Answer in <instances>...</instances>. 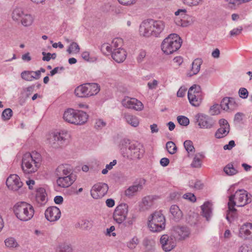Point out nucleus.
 <instances>
[{
	"instance_id": "nucleus-1",
	"label": "nucleus",
	"mask_w": 252,
	"mask_h": 252,
	"mask_svg": "<svg viewBox=\"0 0 252 252\" xmlns=\"http://www.w3.org/2000/svg\"><path fill=\"white\" fill-rule=\"evenodd\" d=\"M252 201V195L250 193L244 189H238L234 194L229 197L226 220L230 222V216L233 217L234 215L236 214L237 210L234 208L235 206H244Z\"/></svg>"
},
{
	"instance_id": "nucleus-2",
	"label": "nucleus",
	"mask_w": 252,
	"mask_h": 252,
	"mask_svg": "<svg viewBox=\"0 0 252 252\" xmlns=\"http://www.w3.org/2000/svg\"><path fill=\"white\" fill-rule=\"evenodd\" d=\"M165 28L164 22L161 20L149 19L144 21L140 25L139 33L141 36L158 37Z\"/></svg>"
},
{
	"instance_id": "nucleus-3",
	"label": "nucleus",
	"mask_w": 252,
	"mask_h": 252,
	"mask_svg": "<svg viewBox=\"0 0 252 252\" xmlns=\"http://www.w3.org/2000/svg\"><path fill=\"white\" fill-rule=\"evenodd\" d=\"M128 212V206L126 203H121L119 204L115 209L113 213V219L119 224H122L124 227H128L131 226L135 222L136 217L133 215L127 219Z\"/></svg>"
},
{
	"instance_id": "nucleus-4",
	"label": "nucleus",
	"mask_w": 252,
	"mask_h": 252,
	"mask_svg": "<svg viewBox=\"0 0 252 252\" xmlns=\"http://www.w3.org/2000/svg\"><path fill=\"white\" fill-rule=\"evenodd\" d=\"M126 142V147L121 148V153L124 158L129 159L141 158L145 152L142 144L138 142Z\"/></svg>"
},
{
	"instance_id": "nucleus-5",
	"label": "nucleus",
	"mask_w": 252,
	"mask_h": 252,
	"mask_svg": "<svg viewBox=\"0 0 252 252\" xmlns=\"http://www.w3.org/2000/svg\"><path fill=\"white\" fill-rule=\"evenodd\" d=\"M41 156L37 153L32 155L27 153L23 155L22 161V168L24 173L30 174L35 172L40 165Z\"/></svg>"
},
{
	"instance_id": "nucleus-6",
	"label": "nucleus",
	"mask_w": 252,
	"mask_h": 252,
	"mask_svg": "<svg viewBox=\"0 0 252 252\" xmlns=\"http://www.w3.org/2000/svg\"><path fill=\"white\" fill-rule=\"evenodd\" d=\"M13 211L16 217L22 221L30 220L34 214L33 206L25 202L17 203L13 207Z\"/></svg>"
},
{
	"instance_id": "nucleus-7",
	"label": "nucleus",
	"mask_w": 252,
	"mask_h": 252,
	"mask_svg": "<svg viewBox=\"0 0 252 252\" xmlns=\"http://www.w3.org/2000/svg\"><path fill=\"white\" fill-rule=\"evenodd\" d=\"M182 43V39L177 34L172 33L163 40L161 48L164 53L169 55L177 51Z\"/></svg>"
},
{
	"instance_id": "nucleus-8",
	"label": "nucleus",
	"mask_w": 252,
	"mask_h": 252,
	"mask_svg": "<svg viewBox=\"0 0 252 252\" xmlns=\"http://www.w3.org/2000/svg\"><path fill=\"white\" fill-rule=\"evenodd\" d=\"M148 226L153 232H160L165 229V219L160 211H156L149 216Z\"/></svg>"
},
{
	"instance_id": "nucleus-9",
	"label": "nucleus",
	"mask_w": 252,
	"mask_h": 252,
	"mask_svg": "<svg viewBox=\"0 0 252 252\" xmlns=\"http://www.w3.org/2000/svg\"><path fill=\"white\" fill-rule=\"evenodd\" d=\"M68 136V134L66 131H56L49 135L47 140L51 147L57 149L64 144Z\"/></svg>"
},
{
	"instance_id": "nucleus-10",
	"label": "nucleus",
	"mask_w": 252,
	"mask_h": 252,
	"mask_svg": "<svg viewBox=\"0 0 252 252\" xmlns=\"http://www.w3.org/2000/svg\"><path fill=\"white\" fill-rule=\"evenodd\" d=\"M12 17L15 21H20L24 27L30 26L33 21L32 16L30 14L25 13L21 8H16L13 10Z\"/></svg>"
},
{
	"instance_id": "nucleus-11",
	"label": "nucleus",
	"mask_w": 252,
	"mask_h": 252,
	"mask_svg": "<svg viewBox=\"0 0 252 252\" xmlns=\"http://www.w3.org/2000/svg\"><path fill=\"white\" fill-rule=\"evenodd\" d=\"M195 123L200 128L210 129L216 124V121L212 118L202 113L196 114L195 116Z\"/></svg>"
},
{
	"instance_id": "nucleus-12",
	"label": "nucleus",
	"mask_w": 252,
	"mask_h": 252,
	"mask_svg": "<svg viewBox=\"0 0 252 252\" xmlns=\"http://www.w3.org/2000/svg\"><path fill=\"white\" fill-rule=\"evenodd\" d=\"M108 186L103 183H98L94 185L91 190V196L94 199H98L103 197L107 192Z\"/></svg>"
},
{
	"instance_id": "nucleus-13",
	"label": "nucleus",
	"mask_w": 252,
	"mask_h": 252,
	"mask_svg": "<svg viewBox=\"0 0 252 252\" xmlns=\"http://www.w3.org/2000/svg\"><path fill=\"white\" fill-rule=\"evenodd\" d=\"M160 243L162 250L165 252L171 251L176 246L175 239L169 237L166 234L161 236L160 239Z\"/></svg>"
},
{
	"instance_id": "nucleus-14",
	"label": "nucleus",
	"mask_w": 252,
	"mask_h": 252,
	"mask_svg": "<svg viewBox=\"0 0 252 252\" xmlns=\"http://www.w3.org/2000/svg\"><path fill=\"white\" fill-rule=\"evenodd\" d=\"M122 103L125 107L137 111L141 110L143 108L142 102L134 98L126 97L122 100Z\"/></svg>"
},
{
	"instance_id": "nucleus-15",
	"label": "nucleus",
	"mask_w": 252,
	"mask_h": 252,
	"mask_svg": "<svg viewBox=\"0 0 252 252\" xmlns=\"http://www.w3.org/2000/svg\"><path fill=\"white\" fill-rule=\"evenodd\" d=\"M6 184L10 189L14 191L18 190L23 186V183L16 174L10 175L6 180Z\"/></svg>"
},
{
	"instance_id": "nucleus-16",
	"label": "nucleus",
	"mask_w": 252,
	"mask_h": 252,
	"mask_svg": "<svg viewBox=\"0 0 252 252\" xmlns=\"http://www.w3.org/2000/svg\"><path fill=\"white\" fill-rule=\"evenodd\" d=\"M61 212L59 208L56 206L48 207L45 212L46 219L51 222L58 220L61 217Z\"/></svg>"
},
{
	"instance_id": "nucleus-17",
	"label": "nucleus",
	"mask_w": 252,
	"mask_h": 252,
	"mask_svg": "<svg viewBox=\"0 0 252 252\" xmlns=\"http://www.w3.org/2000/svg\"><path fill=\"white\" fill-rule=\"evenodd\" d=\"M76 180L75 174H70L68 176L58 177L57 184L60 187L66 188L71 186Z\"/></svg>"
},
{
	"instance_id": "nucleus-18",
	"label": "nucleus",
	"mask_w": 252,
	"mask_h": 252,
	"mask_svg": "<svg viewBox=\"0 0 252 252\" xmlns=\"http://www.w3.org/2000/svg\"><path fill=\"white\" fill-rule=\"evenodd\" d=\"M239 237L247 239L252 237V223L246 222L240 226Z\"/></svg>"
},
{
	"instance_id": "nucleus-19",
	"label": "nucleus",
	"mask_w": 252,
	"mask_h": 252,
	"mask_svg": "<svg viewBox=\"0 0 252 252\" xmlns=\"http://www.w3.org/2000/svg\"><path fill=\"white\" fill-rule=\"evenodd\" d=\"M72 167L67 164H61L56 169L55 173L58 177L68 176L70 174H74L72 173Z\"/></svg>"
},
{
	"instance_id": "nucleus-20",
	"label": "nucleus",
	"mask_w": 252,
	"mask_h": 252,
	"mask_svg": "<svg viewBox=\"0 0 252 252\" xmlns=\"http://www.w3.org/2000/svg\"><path fill=\"white\" fill-rule=\"evenodd\" d=\"M220 106L223 110L227 111L229 109L230 110L235 109L237 105L233 98L225 97L222 99Z\"/></svg>"
},
{
	"instance_id": "nucleus-21",
	"label": "nucleus",
	"mask_w": 252,
	"mask_h": 252,
	"mask_svg": "<svg viewBox=\"0 0 252 252\" xmlns=\"http://www.w3.org/2000/svg\"><path fill=\"white\" fill-rule=\"evenodd\" d=\"M169 212L170 218L176 222H179L183 218V213L176 205H171Z\"/></svg>"
},
{
	"instance_id": "nucleus-22",
	"label": "nucleus",
	"mask_w": 252,
	"mask_h": 252,
	"mask_svg": "<svg viewBox=\"0 0 252 252\" xmlns=\"http://www.w3.org/2000/svg\"><path fill=\"white\" fill-rule=\"evenodd\" d=\"M112 57L117 63L123 62L126 58V53L121 48L114 49L112 53Z\"/></svg>"
},
{
	"instance_id": "nucleus-23",
	"label": "nucleus",
	"mask_w": 252,
	"mask_h": 252,
	"mask_svg": "<svg viewBox=\"0 0 252 252\" xmlns=\"http://www.w3.org/2000/svg\"><path fill=\"white\" fill-rule=\"evenodd\" d=\"M75 115L74 125H83L87 122L88 119V115L83 111L76 110Z\"/></svg>"
},
{
	"instance_id": "nucleus-24",
	"label": "nucleus",
	"mask_w": 252,
	"mask_h": 252,
	"mask_svg": "<svg viewBox=\"0 0 252 252\" xmlns=\"http://www.w3.org/2000/svg\"><path fill=\"white\" fill-rule=\"evenodd\" d=\"M36 201L40 205H44L47 201V194L44 188H40L37 189Z\"/></svg>"
},
{
	"instance_id": "nucleus-25",
	"label": "nucleus",
	"mask_w": 252,
	"mask_h": 252,
	"mask_svg": "<svg viewBox=\"0 0 252 252\" xmlns=\"http://www.w3.org/2000/svg\"><path fill=\"white\" fill-rule=\"evenodd\" d=\"M212 204L211 202L207 201L201 206L202 215L206 218L207 220H209L211 217L212 212Z\"/></svg>"
},
{
	"instance_id": "nucleus-26",
	"label": "nucleus",
	"mask_w": 252,
	"mask_h": 252,
	"mask_svg": "<svg viewBox=\"0 0 252 252\" xmlns=\"http://www.w3.org/2000/svg\"><path fill=\"white\" fill-rule=\"evenodd\" d=\"M86 84L81 85L77 87L74 91L75 95L80 97H86L89 96V92L88 87L86 86Z\"/></svg>"
},
{
	"instance_id": "nucleus-27",
	"label": "nucleus",
	"mask_w": 252,
	"mask_h": 252,
	"mask_svg": "<svg viewBox=\"0 0 252 252\" xmlns=\"http://www.w3.org/2000/svg\"><path fill=\"white\" fill-rule=\"evenodd\" d=\"M202 63V60L201 59L197 58L194 60L191 64L190 72L187 74L188 76L191 77L197 74L200 69V66Z\"/></svg>"
},
{
	"instance_id": "nucleus-28",
	"label": "nucleus",
	"mask_w": 252,
	"mask_h": 252,
	"mask_svg": "<svg viewBox=\"0 0 252 252\" xmlns=\"http://www.w3.org/2000/svg\"><path fill=\"white\" fill-rule=\"evenodd\" d=\"M76 110L69 108L66 110L63 113V120L72 124H74L75 118Z\"/></svg>"
},
{
	"instance_id": "nucleus-29",
	"label": "nucleus",
	"mask_w": 252,
	"mask_h": 252,
	"mask_svg": "<svg viewBox=\"0 0 252 252\" xmlns=\"http://www.w3.org/2000/svg\"><path fill=\"white\" fill-rule=\"evenodd\" d=\"M142 189V185L140 184L130 186L125 191V194L128 198H131L135 195L137 191Z\"/></svg>"
},
{
	"instance_id": "nucleus-30",
	"label": "nucleus",
	"mask_w": 252,
	"mask_h": 252,
	"mask_svg": "<svg viewBox=\"0 0 252 252\" xmlns=\"http://www.w3.org/2000/svg\"><path fill=\"white\" fill-rule=\"evenodd\" d=\"M153 205V198L151 196H147L142 199L140 204V210L145 211L148 210Z\"/></svg>"
},
{
	"instance_id": "nucleus-31",
	"label": "nucleus",
	"mask_w": 252,
	"mask_h": 252,
	"mask_svg": "<svg viewBox=\"0 0 252 252\" xmlns=\"http://www.w3.org/2000/svg\"><path fill=\"white\" fill-rule=\"evenodd\" d=\"M123 115L124 118L128 124L133 127H136L138 126L139 121L136 117L128 113H124Z\"/></svg>"
},
{
	"instance_id": "nucleus-32",
	"label": "nucleus",
	"mask_w": 252,
	"mask_h": 252,
	"mask_svg": "<svg viewBox=\"0 0 252 252\" xmlns=\"http://www.w3.org/2000/svg\"><path fill=\"white\" fill-rule=\"evenodd\" d=\"M192 89L190 92H191ZM189 100L190 103L193 106L197 107L200 105L201 103L202 98L201 96L192 95L191 93H189V94L188 95Z\"/></svg>"
},
{
	"instance_id": "nucleus-33",
	"label": "nucleus",
	"mask_w": 252,
	"mask_h": 252,
	"mask_svg": "<svg viewBox=\"0 0 252 252\" xmlns=\"http://www.w3.org/2000/svg\"><path fill=\"white\" fill-rule=\"evenodd\" d=\"M175 231L178 233L179 239H185L189 237L190 233L189 228L185 226L177 227Z\"/></svg>"
},
{
	"instance_id": "nucleus-34",
	"label": "nucleus",
	"mask_w": 252,
	"mask_h": 252,
	"mask_svg": "<svg viewBox=\"0 0 252 252\" xmlns=\"http://www.w3.org/2000/svg\"><path fill=\"white\" fill-rule=\"evenodd\" d=\"M188 17L187 19H176L175 21L176 24L177 25L183 27H186L189 25H190L193 23L194 20L191 17Z\"/></svg>"
},
{
	"instance_id": "nucleus-35",
	"label": "nucleus",
	"mask_w": 252,
	"mask_h": 252,
	"mask_svg": "<svg viewBox=\"0 0 252 252\" xmlns=\"http://www.w3.org/2000/svg\"><path fill=\"white\" fill-rule=\"evenodd\" d=\"M229 127H220L215 133L217 138H221L228 134L229 132Z\"/></svg>"
},
{
	"instance_id": "nucleus-36",
	"label": "nucleus",
	"mask_w": 252,
	"mask_h": 252,
	"mask_svg": "<svg viewBox=\"0 0 252 252\" xmlns=\"http://www.w3.org/2000/svg\"><path fill=\"white\" fill-rule=\"evenodd\" d=\"M89 92V96L97 94L99 91V88L98 84L96 83H87Z\"/></svg>"
},
{
	"instance_id": "nucleus-37",
	"label": "nucleus",
	"mask_w": 252,
	"mask_h": 252,
	"mask_svg": "<svg viewBox=\"0 0 252 252\" xmlns=\"http://www.w3.org/2000/svg\"><path fill=\"white\" fill-rule=\"evenodd\" d=\"M224 172L229 176H232L237 173V170L234 168L233 165L231 163H229L226 165L223 168Z\"/></svg>"
},
{
	"instance_id": "nucleus-38",
	"label": "nucleus",
	"mask_w": 252,
	"mask_h": 252,
	"mask_svg": "<svg viewBox=\"0 0 252 252\" xmlns=\"http://www.w3.org/2000/svg\"><path fill=\"white\" fill-rule=\"evenodd\" d=\"M166 148L168 152L171 155L174 154L177 151V148L175 144L172 141H168L166 143Z\"/></svg>"
},
{
	"instance_id": "nucleus-39",
	"label": "nucleus",
	"mask_w": 252,
	"mask_h": 252,
	"mask_svg": "<svg viewBox=\"0 0 252 252\" xmlns=\"http://www.w3.org/2000/svg\"><path fill=\"white\" fill-rule=\"evenodd\" d=\"M198 155L202 158H204V156L201 154H198L195 155V157L193 158V161L191 164V166L194 168H200L201 166V160L200 158L198 157Z\"/></svg>"
},
{
	"instance_id": "nucleus-40",
	"label": "nucleus",
	"mask_w": 252,
	"mask_h": 252,
	"mask_svg": "<svg viewBox=\"0 0 252 252\" xmlns=\"http://www.w3.org/2000/svg\"><path fill=\"white\" fill-rule=\"evenodd\" d=\"M33 71H24L21 73V78L27 81H31L33 80L32 73Z\"/></svg>"
},
{
	"instance_id": "nucleus-41",
	"label": "nucleus",
	"mask_w": 252,
	"mask_h": 252,
	"mask_svg": "<svg viewBox=\"0 0 252 252\" xmlns=\"http://www.w3.org/2000/svg\"><path fill=\"white\" fill-rule=\"evenodd\" d=\"M198 215L194 212L191 213L187 218V220L190 225H194L197 221Z\"/></svg>"
},
{
	"instance_id": "nucleus-42",
	"label": "nucleus",
	"mask_w": 252,
	"mask_h": 252,
	"mask_svg": "<svg viewBox=\"0 0 252 252\" xmlns=\"http://www.w3.org/2000/svg\"><path fill=\"white\" fill-rule=\"evenodd\" d=\"M191 89H192L191 93L192 95L201 96V88L199 85H193L192 86L189 90L188 95L189 94Z\"/></svg>"
},
{
	"instance_id": "nucleus-43",
	"label": "nucleus",
	"mask_w": 252,
	"mask_h": 252,
	"mask_svg": "<svg viewBox=\"0 0 252 252\" xmlns=\"http://www.w3.org/2000/svg\"><path fill=\"white\" fill-rule=\"evenodd\" d=\"M139 243V240L138 238L136 236H134L127 243V246L130 250H133L136 247Z\"/></svg>"
},
{
	"instance_id": "nucleus-44",
	"label": "nucleus",
	"mask_w": 252,
	"mask_h": 252,
	"mask_svg": "<svg viewBox=\"0 0 252 252\" xmlns=\"http://www.w3.org/2000/svg\"><path fill=\"white\" fill-rule=\"evenodd\" d=\"M5 246L8 248H15L18 245L16 240L13 237L7 238L4 241Z\"/></svg>"
},
{
	"instance_id": "nucleus-45",
	"label": "nucleus",
	"mask_w": 252,
	"mask_h": 252,
	"mask_svg": "<svg viewBox=\"0 0 252 252\" xmlns=\"http://www.w3.org/2000/svg\"><path fill=\"white\" fill-rule=\"evenodd\" d=\"M80 51V48L78 44L76 42H72L68 48L67 50V51L69 53H71L72 52L74 53H79Z\"/></svg>"
},
{
	"instance_id": "nucleus-46",
	"label": "nucleus",
	"mask_w": 252,
	"mask_h": 252,
	"mask_svg": "<svg viewBox=\"0 0 252 252\" xmlns=\"http://www.w3.org/2000/svg\"><path fill=\"white\" fill-rule=\"evenodd\" d=\"M184 146L188 153H189V152H194V148L191 141L186 140L184 143Z\"/></svg>"
},
{
	"instance_id": "nucleus-47",
	"label": "nucleus",
	"mask_w": 252,
	"mask_h": 252,
	"mask_svg": "<svg viewBox=\"0 0 252 252\" xmlns=\"http://www.w3.org/2000/svg\"><path fill=\"white\" fill-rule=\"evenodd\" d=\"M189 186L190 188H194L197 190H200L203 189V184L200 181H196L194 183L193 181H191L189 182Z\"/></svg>"
},
{
	"instance_id": "nucleus-48",
	"label": "nucleus",
	"mask_w": 252,
	"mask_h": 252,
	"mask_svg": "<svg viewBox=\"0 0 252 252\" xmlns=\"http://www.w3.org/2000/svg\"><path fill=\"white\" fill-rule=\"evenodd\" d=\"M12 115V111L10 108H6L2 113L1 117L4 120H8Z\"/></svg>"
},
{
	"instance_id": "nucleus-49",
	"label": "nucleus",
	"mask_w": 252,
	"mask_h": 252,
	"mask_svg": "<svg viewBox=\"0 0 252 252\" xmlns=\"http://www.w3.org/2000/svg\"><path fill=\"white\" fill-rule=\"evenodd\" d=\"M177 121L180 125L183 126H187L189 123V119L184 116H178Z\"/></svg>"
},
{
	"instance_id": "nucleus-50",
	"label": "nucleus",
	"mask_w": 252,
	"mask_h": 252,
	"mask_svg": "<svg viewBox=\"0 0 252 252\" xmlns=\"http://www.w3.org/2000/svg\"><path fill=\"white\" fill-rule=\"evenodd\" d=\"M220 106L216 104L212 106L210 108V113L212 115H218L220 113Z\"/></svg>"
},
{
	"instance_id": "nucleus-51",
	"label": "nucleus",
	"mask_w": 252,
	"mask_h": 252,
	"mask_svg": "<svg viewBox=\"0 0 252 252\" xmlns=\"http://www.w3.org/2000/svg\"><path fill=\"white\" fill-rule=\"evenodd\" d=\"M184 3L189 6H197L200 4L202 0H182Z\"/></svg>"
},
{
	"instance_id": "nucleus-52",
	"label": "nucleus",
	"mask_w": 252,
	"mask_h": 252,
	"mask_svg": "<svg viewBox=\"0 0 252 252\" xmlns=\"http://www.w3.org/2000/svg\"><path fill=\"white\" fill-rule=\"evenodd\" d=\"M58 252H72V249L69 245L64 244L60 246Z\"/></svg>"
},
{
	"instance_id": "nucleus-53",
	"label": "nucleus",
	"mask_w": 252,
	"mask_h": 252,
	"mask_svg": "<svg viewBox=\"0 0 252 252\" xmlns=\"http://www.w3.org/2000/svg\"><path fill=\"white\" fill-rule=\"evenodd\" d=\"M122 44V39L119 38H116L113 40L112 42V47L113 49H117L121 48L120 46Z\"/></svg>"
},
{
	"instance_id": "nucleus-54",
	"label": "nucleus",
	"mask_w": 252,
	"mask_h": 252,
	"mask_svg": "<svg viewBox=\"0 0 252 252\" xmlns=\"http://www.w3.org/2000/svg\"><path fill=\"white\" fill-rule=\"evenodd\" d=\"M238 252H252V248L247 244H243L239 247Z\"/></svg>"
},
{
	"instance_id": "nucleus-55",
	"label": "nucleus",
	"mask_w": 252,
	"mask_h": 252,
	"mask_svg": "<svg viewBox=\"0 0 252 252\" xmlns=\"http://www.w3.org/2000/svg\"><path fill=\"white\" fill-rule=\"evenodd\" d=\"M248 91L246 88H241L239 91V96L242 98L245 99L248 96Z\"/></svg>"
},
{
	"instance_id": "nucleus-56",
	"label": "nucleus",
	"mask_w": 252,
	"mask_h": 252,
	"mask_svg": "<svg viewBox=\"0 0 252 252\" xmlns=\"http://www.w3.org/2000/svg\"><path fill=\"white\" fill-rule=\"evenodd\" d=\"M183 198L189 200L191 202H194L196 200L195 196L192 193H187L184 194Z\"/></svg>"
},
{
	"instance_id": "nucleus-57",
	"label": "nucleus",
	"mask_w": 252,
	"mask_h": 252,
	"mask_svg": "<svg viewBox=\"0 0 252 252\" xmlns=\"http://www.w3.org/2000/svg\"><path fill=\"white\" fill-rule=\"evenodd\" d=\"M81 225L82 228L87 230L91 228L92 223L89 220H82Z\"/></svg>"
},
{
	"instance_id": "nucleus-58",
	"label": "nucleus",
	"mask_w": 252,
	"mask_h": 252,
	"mask_svg": "<svg viewBox=\"0 0 252 252\" xmlns=\"http://www.w3.org/2000/svg\"><path fill=\"white\" fill-rule=\"evenodd\" d=\"M112 47L111 45L108 43H104L101 47V49L102 51L104 52L106 51L107 53H112Z\"/></svg>"
},
{
	"instance_id": "nucleus-59",
	"label": "nucleus",
	"mask_w": 252,
	"mask_h": 252,
	"mask_svg": "<svg viewBox=\"0 0 252 252\" xmlns=\"http://www.w3.org/2000/svg\"><path fill=\"white\" fill-rule=\"evenodd\" d=\"M243 28L242 27L234 29L230 32V35L231 36H236L240 34Z\"/></svg>"
},
{
	"instance_id": "nucleus-60",
	"label": "nucleus",
	"mask_w": 252,
	"mask_h": 252,
	"mask_svg": "<svg viewBox=\"0 0 252 252\" xmlns=\"http://www.w3.org/2000/svg\"><path fill=\"white\" fill-rule=\"evenodd\" d=\"M146 53L144 50H141L139 52L138 56L137 58V60L138 63H141L143 61L144 58L146 57Z\"/></svg>"
},
{
	"instance_id": "nucleus-61",
	"label": "nucleus",
	"mask_w": 252,
	"mask_h": 252,
	"mask_svg": "<svg viewBox=\"0 0 252 252\" xmlns=\"http://www.w3.org/2000/svg\"><path fill=\"white\" fill-rule=\"evenodd\" d=\"M106 126V123L102 120H97L95 124V127L96 129H100Z\"/></svg>"
},
{
	"instance_id": "nucleus-62",
	"label": "nucleus",
	"mask_w": 252,
	"mask_h": 252,
	"mask_svg": "<svg viewBox=\"0 0 252 252\" xmlns=\"http://www.w3.org/2000/svg\"><path fill=\"white\" fill-rule=\"evenodd\" d=\"M235 146V143L234 141L231 140L229 142L228 144L225 145L223 146V149L225 150H230L232 149Z\"/></svg>"
},
{
	"instance_id": "nucleus-63",
	"label": "nucleus",
	"mask_w": 252,
	"mask_h": 252,
	"mask_svg": "<svg viewBox=\"0 0 252 252\" xmlns=\"http://www.w3.org/2000/svg\"><path fill=\"white\" fill-rule=\"evenodd\" d=\"M158 82L156 80H154L152 82H148V86L149 89L153 90L157 88Z\"/></svg>"
},
{
	"instance_id": "nucleus-64",
	"label": "nucleus",
	"mask_w": 252,
	"mask_h": 252,
	"mask_svg": "<svg viewBox=\"0 0 252 252\" xmlns=\"http://www.w3.org/2000/svg\"><path fill=\"white\" fill-rule=\"evenodd\" d=\"M187 89L183 88L181 87L177 93V95L178 97H184L185 95Z\"/></svg>"
}]
</instances>
